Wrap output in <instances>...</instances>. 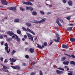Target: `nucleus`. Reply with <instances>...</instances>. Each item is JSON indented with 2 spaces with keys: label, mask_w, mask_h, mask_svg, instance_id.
<instances>
[{
  "label": "nucleus",
  "mask_w": 75,
  "mask_h": 75,
  "mask_svg": "<svg viewBox=\"0 0 75 75\" xmlns=\"http://www.w3.org/2000/svg\"><path fill=\"white\" fill-rule=\"evenodd\" d=\"M68 75H72V74L71 73H68Z\"/></svg>",
  "instance_id": "52"
},
{
  "label": "nucleus",
  "mask_w": 75,
  "mask_h": 75,
  "mask_svg": "<svg viewBox=\"0 0 75 75\" xmlns=\"http://www.w3.org/2000/svg\"><path fill=\"white\" fill-rule=\"evenodd\" d=\"M1 43L2 45H3V44L4 43V42H1Z\"/></svg>",
  "instance_id": "51"
},
{
  "label": "nucleus",
  "mask_w": 75,
  "mask_h": 75,
  "mask_svg": "<svg viewBox=\"0 0 75 75\" xmlns=\"http://www.w3.org/2000/svg\"><path fill=\"white\" fill-rule=\"evenodd\" d=\"M23 66H27V64L25 63H23Z\"/></svg>",
  "instance_id": "45"
},
{
  "label": "nucleus",
  "mask_w": 75,
  "mask_h": 75,
  "mask_svg": "<svg viewBox=\"0 0 75 75\" xmlns=\"http://www.w3.org/2000/svg\"><path fill=\"white\" fill-rule=\"evenodd\" d=\"M40 75H43V74H42V71H40Z\"/></svg>",
  "instance_id": "44"
},
{
  "label": "nucleus",
  "mask_w": 75,
  "mask_h": 75,
  "mask_svg": "<svg viewBox=\"0 0 75 75\" xmlns=\"http://www.w3.org/2000/svg\"><path fill=\"white\" fill-rule=\"evenodd\" d=\"M16 51L14 50H13L12 51V55H14V54L16 53Z\"/></svg>",
  "instance_id": "37"
},
{
  "label": "nucleus",
  "mask_w": 75,
  "mask_h": 75,
  "mask_svg": "<svg viewBox=\"0 0 75 75\" xmlns=\"http://www.w3.org/2000/svg\"><path fill=\"white\" fill-rule=\"evenodd\" d=\"M32 15H34V16H35V15H37V12H35V11H33L32 13Z\"/></svg>",
  "instance_id": "24"
},
{
  "label": "nucleus",
  "mask_w": 75,
  "mask_h": 75,
  "mask_svg": "<svg viewBox=\"0 0 75 75\" xmlns=\"http://www.w3.org/2000/svg\"><path fill=\"white\" fill-rule=\"evenodd\" d=\"M43 45L44 46H47V42H45L43 43Z\"/></svg>",
  "instance_id": "36"
},
{
  "label": "nucleus",
  "mask_w": 75,
  "mask_h": 75,
  "mask_svg": "<svg viewBox=\"0 0 75 75\" xmlns=\"http://www.w3.org/2000/svg\"><path fill=\"white\" fill-rule=\"evenodd\" d=\"M25 24L28 27H30V26H31V24L30 23H26Z\"/></svg>",
  "instance_id": "20"
},
{
  "label": "nucleus",
  "mask_w": 75,
  "mask_h": 75,
  "mask_svg": "<svg viewBox=\"0 0 75 75\" xmlns=\"http://www.w3.org/2000/svg\"><path fill=\"white\" fill-rule=\"evenodd\" d=\"M17 33L18 34H20L21 33V32L19 30H18L17 31Z\"/></svg>",
  "instance_id": "26"
},
{
  "label": "nucleus",
  "mask_w": 75,
  "mask_h": 75,
  "mask_svg": "<svg viewBox=\"0 0 75 75\" xmlns=\"http://www.w3.org/2000/svg\"><path fill=\"white\" fill-rule=\"evenodd\" d=\"M1 1L2 4L4 5H7L8 4V2L4 0H1Z\"/></svg>",
  "instance_id": "11"
},
{
  "label": "nucleus",
  "mask_w": 75,
  "mask_h": 75,
  "mask_svg": "<svg viewBox=\"0 0 75 75\" xmlns=\"http://www.w3.org/2000/svg\"><path fill=\"white\" fill-rule=\"evenodd\" d=\"M22 29H23V30H24V31H27L28 30V31L29 32L32 34H33V35H35V33L34 32L32 31L30 29L28 28H27V29L25 28L24 27H22Z\"/></svg>",
  "instance_id": "4"
},
{
  "label": "nucleus",
  "mask_w": 75,
  "mask_h": 75,
  "mask_svg": "<svg viewBox=\"0 0 75 75\" xmlns=\"http://www.w3.org/2000/svg\"><path fill=\"white\" fill-rule=\"evenodd\" d=\"M19 21H20L19 19L17 18L15 19L14 21V22H15V23H18Z\"/></svg>",
  "instance_id": "23"
},
{
  "label": "nucleus",
  "mask_w": 75,
  "mask_h": 75,
  "mask_svg": "<svg viewBox=\"0 0 75 75\" xmlns=\"http://www.w3.org/2000/svg\"><path fill=\"white\" fill-rule=\"evenodd\" d=\"M56 72L57 74H58L59 75H60V74H62L64 73V72H63V71H60L58 70H56Z\"/></svg>",
  "instance_id": "12"
},
{
  "label": "nucleus",
  "mask_w": 75,
  "mask_h": 75,
  "mask_svg": "<svg viewBox=\"0 0 75 75\" xmlns=\"http://www.w3.org/2000/svg\"><path fill=\"white\" fill-rule=\"evenodd\" d=\"M45 47V46L44 45H42V47L41 46V49H42V48H44Z\"/></svg>",
  "instance_id": "46"
},
{
  "label": "nucleus",
  "mask_w": 75,
  "mask_h": 75,
  "mask_svg": "<svg viewBox=\"0 0 75 75\" xmlns=\"http://www.w3.org/2000/svg\"><path fill=\"white\" fill-rule=\"evenodd\" d=\"M9 60L11 62H15L16 61V60L14 58H12V59L10 58L9 59Z\"/></svg>",
  "instance_id": "14"
},
{
  "label": "nucleus",
  "mask_w": 75,
  "mask_h": 75,
  "mask_svg": "<svg viewBox=\"0 0 75 75\" xmlns=\"http://www.w3.org/2000/svg\"><path fill=\"white\" fill-rule=\"evenodd\" d=\"M12 40V38H9L8 40H7V41L8 42L10 41H11Z\"/></svg>",
  "instance_id": "31"
},
{
  "label": "nucleus",
  "mask_w": 75,
  "mask_h": 75,
  "mask_svg": "<svg viewBox=\"0 0 75 75\" xmlns=\"http://www.w3.org/2000/svg\"><path fill=\"white\" fill-rule=\"evenodd\" d=\"M56 37H57V39H54V40L56 42H59L60 41V37H59V35L57 33L56 34Z\"/></svg>",
  "instance_id": "5"
},
{
  "label": "nucleus",
  "mask_w": 75,
  "mask_h": 75,
  "mask_svg": "<svg viewBox=\"0 0 75 75\" xmlns=\"http://www.w3.org/2000/svg\"><path fill=\"white\" fill-rule=\"evenodd\" d=\"M68 25H69V26H72V25H73V24L69 23L68 24Z\"/></svg>",
  "instance_id": "50"
},
{
  "label": "nucleus",
  "mask_w": 75,
  "mask_h": 75,
  "mask_svg": "<svg viewBox=\"0 0 75 75\" xmlns=\"http://www.w3.org/2000/svg\"><path fill=\"white\" fill-rule=\"evenodd\" d=\"M7 59H5V61H4V62H5V63H7Z\"/></svg>",
  "instance_id": "49"
},
{
  "label": "nucleus",
  "mask_w": 75,
  "mask_h": 75,
  "mask_svg": "<svg viewBox=\"0 0 75 75\" xmlns=\"http://www.w3.org/2000/svg\"><path fill=\"white\" fill-rule=\"evenodd\" d=\"M12 38H15V39H16L17 41H18V42H20V38H18L17 35H14L12 37Z\"/></svg>",
  "instance_id": "6"
},
{
  "label": "nucleus",
  "mask_w": 75,
  "mask_h": 75,
  "mask_svg": "<svg viewBox=\"0 0 75 75\" xmlns=\"http://www.w3.org/2000/svg\"><path fill=\"white\" fill-rule=\"evenodd\" d=\"M58 69H59V70H61V71H64V68H62L61 67H59L57 68Z\"/></svg>",
  "instance_id": "25"
},
{
  "label": "nucleus",
  "mask_w": 75,
  "mask_h": 75,
  "mask_svg": "<svg viewBox=\"0 0 75 75\" xmlns=\"http://www.w3.org/2000/svg\"><path fill=\"white\" fill-rule=\"evenodd\" d=\"M29 10L33 11V8L32 7H30Z\"/></svg>",
  "instance_id": "34"
},
{
  "label": "nucleus",
  "mask_w": 75,
  "mask_h": 75,
  "mask_svg": "<svg viewBox=\"0 0 75 75\" xmlns=\"http://www.w3.org/2000/svg\"><path fill=\"white\" fill-rule=\"evenodd\" d=\"M70 40L71 42H72L75 41V38H70Z\"/></svg>",
  "instance_id": "19"
},
{
  "label": "nucleus",
  "mask_w": 75,
  "mask_h": 75,
  "mask_svg": "<svg viewBox=\"0 0 75 75\" xmlns=\"http://www.w3.org/2000/svg\"><path fill=\"white\" fill-rule=\"evenodd\" d=\"M63 64L64 65H68V64H69V62L67 61V62H63Z\"/></svg>",
  "instance_id": "22"
},
{
  "label": "nucleus",
  "mask_w": 75,
  "mask_h": 75,
  "mask_svg": "<svg viewBox=\"0 0 75 75\" xmlns=\"http://www.w3.org/2000/svg\"><path fill=\"white\" fill-rule=\"evenodd\" d=\"M52 43H53V42H50V43L49 44V45H51V44H52Z\"/></svg>",
  "instance_id": "54"
},
{
  "label": "nucleus",
  "mask_w": 75,
  "mask_h": 75,
  "mask_svg": "<svg viewBox=\"0 0 75 75\" xmlns=\"http://www.w3.org/2000/svg\"><path fill=\"white\" fill-rule=\"evenodd\" d=\"M63 3H67V1L66 0H63Z\"/></svg>",
  "instance_id": "40"
},
{
  "label": "nucleus",
  "mask_w": 75,
  "mask_h": 75,
  "mask_svg": "<svg viewBox=\"0 0 75 75\" xmlns=\"http://www.w3.org/2000/svg\"><path fill=\"white\" fill-rule=\"evenodd\" d=\"M64 55H67V56H68V57H71V55L67 54L66 53H64Z\"/></svg>",
  "instance_id": "35"
},
{
  "label": "nucleus",
  "mask_w": 75,
  "mask_h": 75,
  "mask_svg": "<svg viewBox=\"0 0 75 75\" xmlns=\"http://www.w3.org/2000/svg\"><path fill=\"white\" fill-rule=\"evenodd\" d=\"M20 8L21 10H22V11H24V9H23L22 7H20Z\"/></svg>",
  "instance_id": "38"
},
{
  "label": "nucleus",
  "mask_w": 75,
  "mask_h": 75,
  "mask_svg": "<svg viewBox=\"0 0 75 75\" xmlns=\"http://www.w3.org/2000/svg\"><path fill=\"white\" fill-rule=\"evenodd\" d=\"M40 13H41V14L42 15H44V12L43 11H40Z\"/></svg>",
  "instance_id": "32"
},
{
  "label": "nucleus",
  "mask_w": 75,
  "mask_h": 75,
  "mask_svg": "<svg viewBox=\"0 0 75 75\" xmlns=\"http://www.w3.org/2000/svg\"><path fill=\"white\" fill-rule=\"evenodd\" d=\"M49 6L50 7H52V5H49Z\"/></svg>",
  "instance_id": "63"
},
{
  "label": "nucleus",
  "mask_w": 75,
  "mask_h": 75,
  "mask_svg": "<svg viewBox=\"0 0 75 75\" xmlns=\"http://www.w3.org/2000/svg\"><path fill=\"white\" fill-rule=\"evenodd\" d=\"M29 50L31 53H33L34 52V49L32 48H30Z\"/></svg>",
  "instance_id": "18"
},
{
  "label": "nucleus",
  "mask_w": 75,
  "mask_h": 75,
  "mask_svg": "<svg viewBox=\"0 0 75 75\" xmlns=\"http://www.w3.org/2000/svg\"><path fill=\"white\" fill-rule=\"evenodd\" d=\"M47 14L48 15L50 14H51V12H48V13H47Z\"/></svg>",
  "instance_id": "56"
},
{
  "label": "nucleus",
  "mask_w": 75,
  "mask_h": 75,
  "mask_svg": "<svg viewBox=\"0 0 75 75\" xmlns=\"http://www.w3.org/2000/svg\"><path fill=\"white\" fill-rule=\"evenodd\" d=\"M25 45H27L28 44V43L27 42H25Z\"/></svg>",
  "instance_id": "60"
},
{
  "label": "nucleus",
  "mask_w": 75,
  "mask_h": 75,
  "mask_svg": "<svg viewBox=\"0 0 75 75\" xmlns=\"http://www.w3.org/2000/svg\"><path fill=\"white\" fill-rule=\"evenodd\" d=\"M3 57H1L0 58V60L1 61V62H3Z\"/></svg>",
  "instance_id": "41"
},
{
  "label": "nucleus",
  "mask_w": 75,
  "mask_h": 75,
  "mask_svg": "<svg viewBox=\"0 0 75 75\" xmlns=\"http://www.w3.org/2000/svg\"><path fill=\"white\" fill-rule=\"evenodd\" d=\"M3 38V35H0V38L2 39Z\"/></svg>",
  "instance_id": "42"
},
{
  "label": "nucleus",
  "mask_w": 75,
  "mask_h": 75,
  "mask_svg": "<svg viewBox=\"0 0 75 75\" xmlns=\"http://www.w3.org/2000/svg\"><path fill=\"white\" fill-rule=\"evenodd\" d=\"M30 1H33L34 0H29Z\"/></svg>",
  "instance_id": "64"
},
{
  "label": "nucleus",
  "mask_w": 75,
  "mask_h": 75,
  "mask_svg": "<svg viewBox=\"0 0 75 75\" xmlns=\"http://www.w3.org/2000/svg\"><path fill=\"white\" fill-rule=\"evenodd\" d=\"M4 37H6V38H7V35H6L4 36Z\"/></svg>",
  "instance_id": "61"
},
{
  "label": "nucleus",
  "mask_w": 75,
  "mask_h": 75,
  "mask_svg": "<svg viewBox=\"0 0 75 75\" xmlns=\"http://www.w3.org/2000/svg\"><path fill=\"white\" fill-rule=\"evenodd\" d=\"M7 34H8V35H9V36H13V35H15V34H14V33L12 31H8L7 32Z\"/></svg>",
  "instance_id": "10"
},
{
  "label": "nucleus",
  "mask_w": 75,
  "mask_h": 75,
  "mask_svg": "<svg viewBox=\"0 0 75 75\" xmlns=\"http://www.w3.org/2000/svg\"><path fill=\"white\" fill-rule=\"evenodd\" d=\"M67 10H70V8H68V7H67Z\"/></svg>",
  "instance_id": "62"
},
{
  "label": "nucleus",
  "mask_w": 75,
  "mask_h": 75,
  "mask_svg": "<svg viewBox=\"0 0 75 75\" xmlns=\"http://www.w3.org/2000/svg\"><path fill=\"white\" fill-rule=\"evenodd\" d=\"M26 10H30V7H27Z\"/></svg>",
  "instance_id": "47"
},
{
  "label": "nucleus",
  "mask_w": 75,
  "mask_h": 75,
  "mask_svg": "<svg viewBox=\"0 0 75 75\" xmlns=\"http://www.w3.org/2000/svg\"><path fill=\"white\" fill-rule=\"evenodd\" d=\"M73 27H69L67 28V30L68 31H71Z\"/></svg>",
  "instance_id": "17"
},
{
  "label": "nucleus",
  "mask_w": 75,
  "mask_h": 75,
  "mask_svg": "<svg viewBox=\"0 0 75 75\" xmlns=\"http://www.w3.org/2000/svg\"><path fill=\"white\" fill-rule=\"evenodd\" d=\"M34 68V67H30L29 69H32V68Z\"/></svg>",
  "instance_id": "55"
},
{
  "label": "nucleus",
  "mask_w": 75,
  "mask_h": 75,
  "mask_svg": "<svg viewBox=\"0 0 75 75\" xmlns=\"http://www.w3.org/2000/svg\"><path fill=\"white\" fill-rule=\"evenodd\" d=\"M37 47H38V48H40V49H41V45H40L38 44H37Z\"/></svg>",
  "instance_id": "28"
},
{
  "label": "nucleus",
  "mask_w": 75,
  "mask_h": 75,
  "mask_svg": "<svg viewBox=\"0 0 75 75\" xmlns=\"http://www.w3.org/2000/svg\"><path fill=\"white\" fill-rule=\"evenodd\" d=\"M5 50L7 54H9V52H10V48L8 50V44L6 43L5 44Z\"/></svg>",
  "instance_id": "3"
},
{
  "label": "nucleus",
  "mask_w": 75,
  "mask_h": 75,
  "mask_svg": "<svg viewBox=\"0 0 75 75\" xmlns=\"http://www.w3.org/2000/svg\"><path fill=\"white\" fill-rule=\"evenodd\" d=\"M66 59V58L65 57H63L61 59L62 61H64L65 60V59Z\"/></svg>",
  "instance_id": "29"
},
{
  "label": "nucleus",
  "mask_w": 75,
  "mask_h": 75,
  "mask_svg": "<svg viewBox=\"0 0 75 75\" xmlns=\"http://www.w3.org/2000/svg\"><path fill=\"white\" fill-rule=\"evenodd\" d=\"M45 21V19H43L42 20L38 21L36 20H34L33 21H31L32 23H39V24H41L42 23H44Z\"/></svg>",
  "instance_id": "1"
},
{
  "label": "nucleus",
  "mask_w": 75,
  "mask_h": 75,
  "mask_svg": "<svg viewBox=\"0 0 75 75\" xmlns=\"http://www.w3.org/2000/svg\"><path fill=\"white\" fill-rule=\"evenodd\" d=\"M24 38L25 39H27V36L26 35H24Z\"/></svg>",
  "instance_id": "43"
},
{
  "label": "nucleus",
  "mask_w": 75,
  "mask_h": 75,
  "mask_svg": "<svg viewBox=\"0 0 75 75\" xmlns=\"http://www.w3.org/2000/svg\"><path fill=\"white\" fill-rule=\"evenodd\" d=\"M31 41H33V37H32L30 38Z\"/></svg>",
  "instance_id": "53"
},
{
  "label": "nucleus",
  "mask_w": 75,
  "mask_h": 75,
  "mask_svg": "<svg viewBox=\"0 0 75 75\" xmlns=\"http://www.w3.org/2000/svg\"><path fill=\"white\" fill-rule=\"evenodd\" d=\"M23 4H25L26 5H28L30 6H33V4L31 2H23Z\"/></svg>",
  "instance_id": "7"
},
{
  "label": "nucleus",
  "mask_w": 75,
  "mask_h": 75,
  "mask_svg": "<svg viewBox=\"0 0 75 75\" xmlns=\"http://www.w3.org/2000/svg\"><path fill=\"white\" fill-rule=\"evenodd\" d=\"M65 68H68V66H65L64 67Z\"/></svg>",
  "instance_id": "57"
},
{
  "label": "nucleus",
  "mask_w": 75,
  "mask_h": 75,
  "mask_svg": "<svg viewBox=\"0 0 75 75\" xmlns=\"http://www.w3.org/2000/svg\"><path fill=\"white\" fill-rule=\"evenodd\" d=\"M25 58H27V59H28V58H29V56L28 55H26L25 56Z\"/></svg>",
  "instance_id": "33"
},
{
  "label": "nucleus",
  "mask_w": 75,
  "mask_h": 75,
  "mask_svg": "<svg viewBox=\"0 0 75 75\" xmlns=\"http://www.w3.org/2000/svg\"><path fill=\"white\" fill-rule=\"evenodd\" d=\"M59 21L60 23H62L63 22V20H62V19L58 18L57 19L56 23L60 27H62V25L61 24V23L59 22Z\"/></svg>",
  "instance_id": "2"
},
{
  "label": "nucleus",
  "mask_w": 75,
  "mask_h": 75,
  "mask_svg": "<svg viewBox=\"0 0 75 75\" xmlns=\"http://www.w3.org/2000/svg\"><path fill=\"white\" fill-rule=\"evenodd\" d=\"M70 64L71 65H74V66L75 65V62L73 61H71L70 62Z\"/></svg>",
  "instance_id": "21"
},
{
  "label": "nucleus",
  "mask_w": 75,
  "mask_h": 75,
  "mask_svg": "<svg viewBox=\"0 0 75 75\" xmlns=\"http://www.w3.org/2000/svg\"><path fill=\"white\" fill-rule=\"evenodd\" d=\"M16 7H15L14 8L13 7H8L7 8V9L9 10H12V11H16L17 10Z\"/></svg>",
  "instance_id": "9"
},
{
  "label": "nucleus",
  "mask_w": 75,
  "mask_h": 75,
  "mask_svg": "<svg viewBox=\"0 0 75 75\" xmlns=\"http://www.w3.org/2000/svg\"><path fill=\"white\" fill-rule=\"evenodd\" d=\"M68 3L70 6H72V2L71 1H69L68 2Z\"/></svg>",
  "instance_id": "16"
},
{
  "label": "nucleus",
  "mask_w": 75,
  "mask_h": 75,
  "mask_svg": "<svg viewBox=\"0 0 75 75\" xmlns=\"http://www.w3.org/2000/svg\"><path fill=\"white\" fill-rule=\"evenodd\" d=\"M37 37H38L37 36L35 37V40H37Z\"/></svg>",
  "instance_id": "58"
},
{
  "label": "nucleus",
  "mask_w": 75,
  "mask_h": 75,
  "mask_svg": "<svg viewBox=\"0 0 75 75\" xmlns=\"http://www.w3.org/2000/svg\"><path fill=\"white\" fill-rule=\"evenodd\" d=\"M2 66H3V69H2V70L4 72H8V71L6 69H7V67L6 66H4V65H2Z\"/></svg>",
  "instance_id": "8"
},
{
  "label": "nucleus",
  "mask_w": 75,
  "mask_h": 75,
  "mask_svg": "<svg viewBox=\"0 0 75 75\" xmlns=\"http://www.w3.org/2000/svg\"><path fill=\"white\" fill-rule=\"evenodd\" d=\"M11 67L13 69H20V67H19L17 66H11Z\"/></svg>",
  "instance_id": "13"
},
{
  "label": "nucleus",
  "mask_w": 75,
  "mask_h": 75,
  "mask_svg": "<svg viewBox=\"0 0 75 75\" xmlns=\"http://www.w3.org/2000/svg\"><path fill=\"white\" fill-rule=\"evenodd\" d=\"M66 18L67 19V20H70V18L69 17H67Z\"/></svg>",
  "instance_id": "48"
},
{
  "label": "nucleus",
  "mask_w": 75,
  "mask_h": 75,
  "mask_svg": "<svg viewBox=\"0 0 75 75\" xmlns=\"http://www.w3.org/2000/svg\"><path fill=\"white\" fill-rule=\"evenodd\" d=\"M36 74V72H33L31 73L30 75H34Z\"/></svg>",
  "instance_id": "30"
},
{
  "label": "nucleus",
  "mask_w": 75,
  "mask_h": 75,
  "mask_svg": "<svg viewBox=\"0 0 75 75\" xmlns=\"http://www.w3.org/2000/svg\"><path fill=\"white\" fill-rule=\"evenodd\" d=\"M62 47L63 48H66V49H67L69 47L67 46V45L65 44H63L62 45Z\"/></svg>",
  "instance_id": "15"
},
{
  "label": "nucleus",
  "mask_w": 75,
  "mask_h": 75,
  "mask_svg": "<svg viewBox=\"0 0 75 75\" xmlns=\"http://www.w3.org/2000/svg\"><path fill=\"white\" fill-rule=\"evenodd\" d=\"M71 57L73 58H75V55H74V54H71Z\"/></svg>",
  "instance_id": "39"
},
{
  "label": "nucleus",
  "mask_w": 75,
  "mask_h": 75,
  "mask_svg": "<svg viewBox=\"0 0 75 75\" xmlns=\"http://www.w3.org/2000/svg\"><path fill=\"white\" fill-rule=\"evenodd\" d=\"M27 35L29 38H30L32 37V35L29 33H27Z\"/></svg>",
  "instance_id": "27"
},
{
  "label": "nucleus",
  "mask_w": 75,
  "mask_h": 75,
  "mask_svg": "<svg viewBox=\"0 0 75 75\" xmlns=\"http://www.w3.org/2000/svg\"><path fill=\"white\" fill-rule=\"evenodd\" d=\"M37 62H35V63H33V65H34L35 64H37Z\"/></svg>",
  "instance_id": "59"
}]
</instances>
